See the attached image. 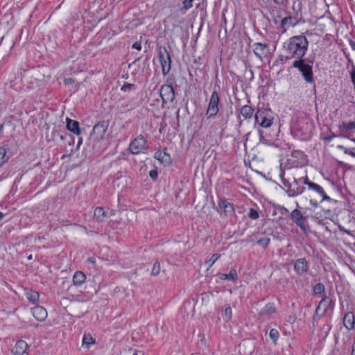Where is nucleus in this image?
Here are the masks:
<instances>
[{
	"mask_svg": "<svg viewBox=\"0 0 355 355\" xmlns=\"http://www.w3.org/2000/svg\"><path fill=\"white\" fill-rule=\"evenodd\" d=\"M308 46L309 42L304 35L291 37L284 44L286 59H294V60L302 59L307 52Z\"/></svg>",
	"mask_w": 355,
	"mask_h": 355,
	"instance_id": "obj_1",
	"label": "nucleus"
},
{
	"mask_svg": "<svg viewBox=\"0 0 355 355\" xmlns=\"http://www.w3.org/2000/svg\"><path fill=\"white\" fill-rule=\"evenodd\" d=\"M282 183L286 188V193L289 197H295L302 194L305 188L300 186V180L295 178H293V181L291 182L288 180L284 178V174L281 176Z\"/></svg>",
	"mask_w": 355,
	"mask_h": 355,
	"instance_id": "obj_2",
	"label": "nucleus"
},
{
	"mask_svg": "<svg viewBox=\"0 0 355 355\" xmlns=\"http://www.w3.org/2000/svg\"><path fill=\"white\" fill-rule=\"evenodd\" d=\"M292 67L297 69L300 72L306 83H313V67L307 64L304 58L294 60Z\"/></svg>",
	"mask_w": 355,
	"mask_h": 355,
	"instance_id": "obj_3",
	"label": "nucleus"
},
{
	"mask_svg": "<svg viewBox=\"0 0 355 355\" xmlns=\"http://www.w3.org/2000/svg\"><path fill=\"white\" fill-rule=\"evenodd\" d=\"M255 121L263 128H269L273 122L271 110L268 108H259L255 114Z\"/></svg>",
	"mask_w": 355,
	"mask_h": 355,
	"instance_id": "obj_4",
	"label": "nucleus"
},
{
	"mask_svg": "<svg viewBox=\"0 0 355 355\" xmlns=\"http://www.w3.org/2000/svg\"><path fill=\"white\" fill-rule=\"evenodd\" d=\"M220 98L218 93L214 91L210 96L206 115L208 118L216 116L219 111Z\"/></svg>",
	"mask_w": 355,
	"mask_h": 355,
	"instance_id": "obj_5",
	"label": "nucleus"
},
{
	"mask_svg": "<svg viewBox=\"0 0 355 355\" xmlns=\"http://www.w3.org/2000/svg\"><path fill=\"white\" fill-rule=\"evenodd\" d=\"M159 59L162 65V70L163 75H166L169 73L171 69V59L169 53L164 48L159 51Z\"/></svg>",
	"mask_w": 355,
	"mask_h": 355,
	"instance_id": "obj_6",
	"label": "nucleus"
},
{
	"mask_svg": "<svg viewBox=\"0 0 355 355\" xmlns=\"http://www.w3.org/2000/svg\"><path fill=\"white\" fill-rule=\"evenodd\" d=\"M338 128L339 137L351 139L352 135L355 132V121H343L338 125Z\"/></svg>",
	"mask_w": 355,
	"mask_h": 355,
	"instance_id": "obj_7",
	"label": "nucleus"
},
{
	"mask_svg": "<svg viewBox=\"0 0 355 355\" xmlns=\"http://www.w3.org/2000/svg\"><path fill=\"white\" fill-rule=\"evenodd\" d=\"M146 141L142 135L136 137L129 145V150L131 153L137 155L144 153L146 150Z\"/></svg>",
	"mask_w": 355,
	"mask_h": 355,
	"instance_id": "obj_8",
	"label": "nucleus"
},
{
	"mask_svg": "<svg viewBox=\"0 0 355 355\" xmlns=\"http://www.w3.org/2000/svg\"><path fill=\"white\" fill-rule=\"evenodd\" d=\"M163 104L172 102L175 99V91L171 85H163L159 89Z\"/></svg>",
	"mask_w": 355,
	"mask_h": 355,
	"instance_id": "obj_9",
	"label": "nucleus"
},
{
	"mask_svg": "<svg viewBox=\"0 0 355 355\" xmlns=\"http://www.w3.org/2000/svg\"><path fill=\"white\" fill-rule=\"evenodd\" d=\"M290 216H291V220L294 223H295V224L298 227H300L302 230H303L304 232H306V225L304 223V220H305L306 217L303 216V214H302V212L300 210H298L297 209L293 210L291 212Z\"/></svg>",
	"mask_w": 355,
	"mask_h": 355,
	"instance_id": "obj_10",
	"label": "nucleus"
},
{
	"mask_svg": "<svg viewBox=\"0 0 355 355\" xmlns=\"http://www.w3.org/2000/svg\"><path fill=\"white\" fill-rule=\"evenodd\" d=\"M293 267L298 275H303L308 272L309 264L304 258H300L294 261Z\"/></svg>",
	"mask_w": 355,
	"mask_h": 355,
	"instance_id": "obj_11",
	"label": "nucleus"
},
{
	"mask_svg": "<svg viewBox=\"0 0 355 355\" xmlns=\"http://www.w3.org/2000/svg\"><path fill=\"white\" fill-rule=\"evenodd\" d=\"M108 128V123L103 121L96 124L93 128L92 135L96 139H102Z\"/></svg>",
	"mask_w": 355,
	"mask_h": 355,
	"instance_id": "obj_12",
	"label": "nucleus"
},
{
	"mask_svg": "<svg viewBox=\"0 0 355 355\" xmlns=\"http://www.w3.org/2000/svg\"><path fill=\"white\" fill-rule=\"evenodd\" d=\"M254 53L257 58L260 60H262L263 57L267 55L268 53V46L266 44L262 43H255L254 44Z\"/></svg>",
	"mask_w": 355,
	"mask_h": 355,
	"instance_id": "obj_13",
	"label": "nucleus"
},
{
	"mask_svg": "<svg viewBox=\"0 0 355 355\" xmlns=\"http://www.w3.org/2000/svg\"><path fill=\"white\" fill-rule=\"evenodd\" d=\"M218 207L220 211L226 216H230L234 213V205L227 200H220L218 202Z\"/></svg>",
	"mask_w": 355,
	"mask_h": 355,
	"instance_id": "obj_14",
	"label": "nucleus"
},
{
	"mask_svg": "<svg viewBox=\"0 0 355 355\" xmlns=\"http://www.w3.org/2000/svg\"><path fill=\"white\" fill-rule=\"evenodd\" d=\"M297 21L295 17L288 16L284 17L281 20L280 27L282 29V33H285L288 28L294 26L297 24Z\"/></svg>",
	"mask_w": 355,
	"mask_h": 355,
	"instance_id": "obj_15",
	"label": "nucleus"
},
{
	"mask_svg": "<svg viewBox=\"0 0 355 355\" xmlns=\"http://www.w3.org/2000/svg\"><path fill=\"white\" fill-rule=\"evenodd\" d=\"M34 318L38 321H44L47 317L46 310L41 306H36L32 309Z\"/></svg>",
	"mask_w": 355,
	"mask_h": 355,
	"instance_id": "obj_16",
	"label": "nucleus"
},
{
	"mask_svg": "<svg viewBox=\"0 0 355 355\" xmlns=\"http://www.w3.org/2000/svg\"><path fill=\"white\" fill-rule=\"evenodd\" d=\"M28 349L27 343L24 340L17 341L12 349L13 355H24Z\"/></svg>",
	"mask_w": 355,
	"mask_h": 355,
	"instance_id": "obj_17",
	"label": "nucleus"
},
{
	"mask_svg": "<svg viewBox=\"0 0 355 355\" xmlns=\"http://www.w3.org/2000/svg\"><path fill=\"white\" fill-rule=\"evenodd\" d=\"M154 157L164 166H168L171 163V158L168 153L158 150L155 153Z\"/></svg>",
	"mask_w": 355,
	"mask_h": 355,
	"instance_id": "obj_18",
	"label": "nucleus"
},
{
	"mask_svg": "<svg viewBox=\"0 0 355 355\" xmlns=\"http://www.w3.org/2000/svg\"><path fill=\"white\" fill-rule=\"evenodd\" d=\"M343 324L348 330H352L354 328L355 317L352 312L349 311L345 314L343 318Z\"/></svg>",
	"mask_w": 355,
	"mask_h": 355,
	"instance_id": "obj_19",
	"label": "nucleus"
},
{
	"mask_svg": "<svg viewBox=\"0 0 355 355\" xmlns=\"http://www.w3.org/2000/svg\"><path fill=\"white\" fill-rule=\"evenodd\" d=\"M309 189L313 191L316 192L317 193H318L322 197L321 202H322L324 200H327V201L331 200V198L326 194L323 188L316 183L313 182V184H311L310 188Z\"/></svg>",
	"mask_w": 355,
	"mask_h": 355,
	"instance_id": "obj_20",
	"label": "nucleus"
},
{
	"mask_svg": "<svg viewBox=\"0 0 355 355\" xmlns=\"http://www.w3.org/2000/svg\"><path fill=\"white\" fill-rule=\"evenodd\" d=\"M331 304V299L328 297H323L322 300L320 302L317 309L316 313H319L320 311H322V314H324L327 309Z\"/></svg>",
	"mask_w": 355,
	"mask_h": 355,
	"instance_id": "obj_21",
	"label": "nucleus"
},
{
	"mask_svg": "<svg viewBox=\"0 0 355 355\" xmlns=\"http://www.w3.org/2000/svg\"><path fill=\"white\" fill-rule=\"evenodd\" d=\"M67 128L77 135L80 134L79 123L77 121L67 118Z\"/></svg>",
	"mask_w": 355,
	"mask_h": 355,
	"instance_id": "obj_22",
	"label": "nucleus"
},
{
	"mask_svg": "<svg viewBox=\"0 0 355 355\" xmlns=\"http://www.w3.org/2000/svg\"><path fill=\"white\" fill-rule=\"evenodd\" d=\"M217 276L221 280L228 279L232 282H236L238 279L237 272L234 268L231 269L228 274L218 273Z\"/></svg>",
	"mask_w": 355,
	"mask_h": 355,
	"instance_id": "obj_23",
	"label": "nucleus"
},
{
	"mask_svg": "<svg viewBox=\"0 0 355 355\" xmlns=\"http://www.w3.org/2000/svg\"><path fill=\"white\" fill-rule=\"evenodd\" d=\"M86 279L85 275L81 271H76L73 277V282L76 286L82 285Z\"/></svg>",
	"mask_w": 355,
	"mask_h": 355,
	"instance_id": "obj_24",
	"label": "nucleus"
},
{
	"mask_svg": "<svg viewBox=\"0 0 355 355\" xmlns=\"http://www.w3.org/2000/svg\"><path fill=\"white\" fill-rule=\"evenodd\" d=\"M275 305L272 303H268L259 311V315L261 316H268L275 313Z\"/></svg>",
	"mask_w": 355,
	"mask_h": 355,
	"instance_id": "obj_25",
	"label": "nucleus"
},
{
	"mask_svg": "<svg viewBox=\"0 0 355 355\" xmlns=\"http://www.w3.org/2000/svg\"><path fill=\"white\" fill-rule=\"evenodd\" d=\"M254 112V110L251 106L244 105L241 108L240 113L244 117V119H250L252 117Z\"/></svg>",
	"mask_w": 355,
	"mask_h": 355,
	"instance_id": "obj_26",
	"label": "nucleus"
},
{
	"mask_svg": "<svg viewBox=\"0 0 355 355\" xmlns=\"http://www.w3.org/2000/svg\"><path fill=\"white\" fill-rule=\"evenodd\" d=\"M94 216L96 220L103 221L106 217V214L103 207H97L94 209Z\"/></svg>",
	"mask_w": 355,
	"mask_h": 355,
	"instance_id": "obj_27",
	"label": "nucleus"
},
{
	"mask_svg": "<svg viewBox=\"0 0 355 355\" xmlns=\"http://www.w3.org/2000/svg\"><path fill=\"white\" fill-rule=\"evenodd\" d=\"M26 296L30 302H31L33 304H35L37 302L40 295H39V293L36 291H28L26 292Z\"/></svg>",
	"mask_w": 355,
	"mask_h": 355,
	"instance_id": "obj_28",
	"label": "nucleus"
},
{
	"mask_svg": "<svg viewBox=\"0 0 355 355\" xmlns=\"http://www.w3.org/2000/svg\"><path fill=\"white\" fill-rule=\"evenodd\" d=\"M94 343V340L89 334H85L83 338V346L89 348Z\"/></svg>",
	"mask_w": 355,
	"mask_h": 355,
	"instance_id": "obj_29",
	"label": "nucleus"
},
{
	"mask_svg": "<svg viewBox=\"0 0 355 355\" xmlns=\"http://www.w3.org/2000/svg\"><path fill=\"white\" fill-rule=\"evenodd\" d=\"M313 291L315 295L322 296L324 293V286L321 283L316 284L313 286Z\"/></svg>",
	"mask_w": 355,
	"mask_h": 355,
	"instance_id": "obj_30",
	"label": "nucleus"
},
{
	"mask_svg": "<svg viewBox=\"0 0 355 355\" xmlns=\"http://www.w3.org/2000/svg\"><path fill=\"white\" fill-rule=\"evenodd\" d=\"M232 311L230 306H227L225 309L223 313V318L226 322H229L232 319Z\"/></svg>",
	"mask_w": 355,
	"mask_h": 355,
	"instance_id": "obj_31",
	"label": "nucleus"
},
{
	"mask_svg": "<svg viewBox=\"0 0 355 355\" xmlns=\"http://www.w3.org/2000/svg\"><path fill=\"white\" fill-rule=\"evenodd\" d=\"M269 336L272 339V342L276 344L279 336V331L276 329H272L270 331Z\"/></svg>",
	"mask_w": 355,
	"mask_h": 355,
	"instance_id": "obj_32",
	"label": "nucleus"
},
{
	"mask_svg": "<svg viewBox=\"0 0 355 355\" xmlns=\"http://www.w3.org/2000/svg\"><path fill=\"white\" fill-rule=\"evenodd\" d=\"M160 263L159 262H155L153 266L152 270H151V275L153 276H157L160 272Z\"/></svg>",
	"mask_w": 355,
	"mask_h": 355,
	"instance_id": "obj_33",
	"label": "nucleus"
},
{
	"mask_svg": "<svg viewBox=\"0 0 355 355\" xmlns=\"http://www.w3.org/2000/svg\"><path fill=\"white\" fill-rule=\"evenodd\" d=\"M6 154V149L3 147H0V166H2L6 161L5 159Z\"/></svg>",
	"mask_w": 355,
	"mask_h": 355,
	"instance_id": "obj_34",
	"label": "nucleus"
},
{
	"mask_svg": "<svg viewBox=\"0 0 355 355\" xmlns=\"http://www.w3.org/2000/svg\"><path fill=\"white\" fill-rule=\"evenodd\" d=\"M270 241V240L268 237H264L259 239L257 241V243L263 248H266L268 245Z\"/></svg>",
	"mask_w": 355,
	"mask_h": 355,
	"instance_id": "obj_35",
	"label": "nucleus"
},
{
	"mask_svg": "<svg viewBox=\"0 0 355 355\" xmlns=\"http://www.w3.org/2000/svg\"><path fill=\"white\" fill-rule=\"evenodd\" d=\"M220 257V254H212V256L210 257V259H209L208 261V263H209V266L211 267L212 266L214 263Z\"/></svg>",
	"mask_w": 355,
	"mask_h": 355,
	"instance_id": "obj_36",
	"label": "nucleus"
},
{
	"mask_svg": "<svg viewBox=\"0 0 355 355\" xmlns=\"http://www.w3.org/2000/svg\"><path fill=\"white\" fill-rule=\"evenodd\" d=\"M248 216L251 218V219H257L259 218V214L258 212L254 209H250V211H249V214H248Z\"/></svg>",
	"mask_w": 355,
	"mask_h": 355,
	"instance_id": "obj_37",
	"label": "nucleus"
},
{
	"mask_svg": "<svg viewBox=\"0 0 355 355\" xmlns=\"http://www.w3.org/2000/svg\"><path fill=\"white\" fill-rule=\"evenodd\" d=\"M300 181H302V183L305 185H307L308 188L309 189L310 188V185L311 184H313V182L310 181L309 178L307 177V175H306L305 177L304 178H302L300 179H299Z\"/></svg>",
	"mask_w": 355,
	"mask_h": 355,
	"instance_id": "obj_38",
	"label": "nucleus"
},
{
	"mask_svg": "<svg viewBox=\"0 0 355 355\" xmlns=\"http://www.w3.org/2000/svg\"><path fill=\"white\" fill-rule=\"evenodd\" d=\"M133 87H134L133 84L125 83L121 87V91L126 92L131 90Z\"/></svg>",
	"mask_w": 355,
	"mask_h": 355,
	"instance_id": "obj_39",
	"label": "nucleus"
},
{
	"mask_svg": "<svg viewBox=\"0 0 355 355\" xmlns=\"http://www.w3.org/2000/svg\"><path fill=\"white\" fill-rule=\"evenodd\" d=\"M193 1V0H184V2H183L184 8L186 10L190 9L193 6V4H192Z\"/></svg>",
	"mask_w": 355,
	"mask_h": 355,
	"instance_id": "obj_40",
	"label": "nucleus"
},
{
	"mask_svg": "<svg viewBox=\"0 0 355 355\" xmlns=\"http://www.w3.org/2000/svg\"><path fill=\"white\" fill-rule=\"evenodd\" d=\"M345 154L349 155L355 158V148L345 149Z\"/></svg>",
	"mask_w": 355,
	"mask_h": 355,
	"instance_id": "obj_41",
	"label": "nucleus"
},
{
	"mask_svg": "<svg viewBox=\"0 0 355 355\" xmlns=\"http://www.w3.org/2000/svg\"><path fill=\"white\" fill-rule=\"evenodd\" d=\"M260 143L263 144L265 145L270 146L271 143L268 139H265L261 135H260Z\"/></svg>",
	"mask_w": 355,
	"mask_h": 355,
	"instance_id": "obj_42",
	"label": "nucleus"
},
{
	"mask_svg": "<svg viewBox=\"0 0 355 355\" xmlns=\"http://www.w3.org/2000/svg\"><path fill=\"white\" fill-rule=\"evenodd\" d=\"M149 175H150V177L152 179L156 180L157 178V171H155V170L150 171V173H149Z\"/></svg>",
	"mask_w": 355,
	"mask_h": 355,
	"instance_id": "obj_43",
	"label": "nucleus"
},
{
	"mask_svg": "<svg viewBox=\"0 0 355 355\" xmlns=\"http://www.w3.org/2000/svg\"><path fill=\"white\" fill-rule=\"evenodd\" d=\"M297 319V317L295 315H291L287 318V322L290 323H294Z\"/></svg>",
	"mask_w": 355,
	"mask_h": 355,
	"instance_id": "obj_44",
	"label": "nucleus"
},
{
	"mask_svg": "<svg viewBox=\"0 0 355 355\" xmlns=\"http://www.w3.org/2000/svg\"><path fill=\"white\" fill-rule=\"evenodd\" d=\"M132 49H137L138 51H140L141 49V44L139 42H135L132 46Z\"/></svg>",
	"mask_w": 355,
	"mask_h": 355,
	"instance_id": "obj_45",
	"label": "nucleus"
},
{
	"mask_svg": "<svg viewBox=\"0 0 355 355\" xmlns=\"http://www.w3.org/2000/svg\"><path fill=\"white\" fill-rule=\"evenodd\" d=\"M273 3L279 6H283L284 3V0H272Z\"/></svg>",
	"mask_w": 355,
	"mask_h": 355,
	"instance_id": "obj_46",
	"label": "nucleus"
},
{
	"mask_svg": "<svg viewBox=\"0 0 355 355\" xmlns=\"http://www.w3.org/2000/svg\"><path fill=\"white\" fill-rule=\"evenodd\" d=\"M351 78L355 87V69H354V70L351 73Z\"/></svg>",
	"mask_w": 355,
	"mask_h": 355,
	"instance_id": "obj_47",
	"label": "nucleus"
},
{
	"mask_svg": "<svg viewBox=\"0 0 355 355\" xmlns=\"http://www.w3.org/2000/svg\"><path fill=\"white\" fill-rule=\"evenodd\" d=\"M336 136L335 135H332L331 136L327 137L324 138V140L327 142H330L333 138L336 137Z\"/></svg>",
	"mask_w": 355,
	"mask_h": 355,
	"instance_id": "obj_48",
	"label": "nucleus"
},
{
	"mask_svg": "<svg viewBox=\"0 0 355 355\" xmlns=\"http://www.w3.org/2000/svg\"><path fill=\"white\" fill-rule=\"evenodd\" d=\"M351 355H355V340H354L352 346Z\"/></svg>",
	"mask_w": 355,
	"mask_h": 355,
	"instance_id": "obj_49",
	"label": "nucleus"
},
{
	"mask_svg": "<svg viewBox=\"0 0 355 355\" xmlns=\"http://www.w3.org/2000/svg\"><path fill=\"white\" fill-rule=\"evenodd\" d=\"M310 203L311 205H313L315 207L318 206V202L317 201L313 200L311 199L310 200Z\"/></svg>",
	"mask_w": 355,
	"mask_h": 355,
	"instance_id": "obj_50",
	"label": "nucleus"
},
{
	"mask_svg": "<svg viewBox=\"0 0 355 355\" xmlns=\"http://www.w3.org/2000/svg\"><path fill=\"white\" fill-rule=\"evenodd\" d=\"M337 148L340 150H343L344 151V153H345V149H347V148H345L344 146L343 145H338L337 146Z\"/></svg>",
	"mask_w": 355,
	"mask_h": 355,
	"instance_id": "obj_51",
	"label": "nucleus"
},
{
	"mask_svg": "<svg viewBox=\"0 0 355 355\" xmlns=\"http://www.w3.org/2000/svg\"><path fill=\"white\" fill-rule=\"evenodd\" d=\"M87 261L91 263H92V264H94L95 263V259L89 257V258L87 259Z\"/></svg>",
	"mask_w": 355,
	"mask_h": 355,
	"instance_id": "obj_52",
	"label": "nucleus"
},
{
	"mask_svg": "<svg viewBox=\"0 0 355 355\" xmlns=\"http://www.w3.org/2000/svg\"><path fill=\"white\" fill-rule=\"evenodd\" d=\"M4 214L0 211V221L3 218Z\"/></svg>",
	"mask_w": 355,
	"mask_h": 355,
	"instance_id": "obj_53",
	"label": "nucleus"
},
{
	"mask_svg": "<svg viewBox=\"0 0 355 355\" xmlns=\"http://www.w3.org/2000/svg\"><path fill=\"white\" fill-rule=\"evenodd\" d=\"M341 230H342V231H343V232H346V233H347V234H350V233H349V231H348V230H343V229H341Z\"/></svg>",
	"mask_w": 355,
	"mask_h": 355,
	"instance_id": "obj_54",
	"label": "nucleus"
},
{
	"mask_svg": "<svg viewBox=\"0 0 355 355\" xmlns=\"http://www.w3.org/2000/svg\"><path fill=\"white\" fill-rule=\"evenodd\" d=\"M351 140L355 143V138L351 139Z\"/></svg>",
	"mask_w": 355,
	"mask_h": 355,
	"instance_id": "obj_55",
	"label": "nucleus"
},
{
	"mask_svg": "<svg viewBox=\"0 0 355 355\" xmlns=\"http://www.w3.org/2000/svg\"><path fill=\"white\" fill-rule=\"evenodd\" d=\"M133 355H137V352H134V354H133Z\"/></svg>",
	"mask_w": 355,
	"mask_h": 355,
	"instance_id": "obj_56",
	"label": "nucleus"
}]
</instances>
